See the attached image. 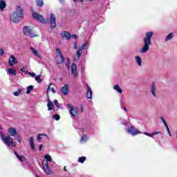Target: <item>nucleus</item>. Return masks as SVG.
Returning <instances> with one entry per match:
<instances>
[{"instance_id": "nucleus-1", "label": "nucleus", "mask_w": 177, "mask_h": 177, "mask_svg": "<svg viewBox=\"0 0 177 177\" xmlns=\"http://www.w3.org/2000/svg\"><path fill=\"white\" fill-rule=\"evenodd\" d=\"M154 35V32H147L145 34V37H144L143 46L140 50V53L145 54L147 53L150 50V45H151V38Z\"/></svg>"}, {"instance_id": "nucleus-2", "label": "nucleus", "mask_w": 177, "mask_h": 177, "mask_svg": "<svg viewBox=\"0 0 177 177\" xmlns=\"http://www.w3.org/2000/svg\"><path fill=\"white\" fill-rule=\"evenodd\" d=\"M24 17V14H23V10L20 6H17L16 11L10 16V20L12 23H17L20 19H23Z\"/></svg>"}, {"instance_id": "nucleus-3", "label": "nucleus", "mask_w": 177, "mask_h": 177, "mask_svg": "<svg viewBox=\"0 0 177 177\" xmlns=\"http://www.w3.org/2000/svg\"><path fill=\"white\" fill-rule=\"evenodd\" d=\"M0 136L1 138L2 142L8 147V149H10L12 146L13 147H16V143L13 142V138H12L10 136H5L3 135V133L0 132Z\"/></svg>"}, {"instance_id": "nucleus-4", "label": "nucleus", "mask_w": 177, "mask_h": 177, "mask_svg": "<svg viewBox=\"0 0 177 177\" xmlns=\"http://www.w3.org/2000/svg\"><path fill=\"white\" fill-rule=\"evenodd\" d=\"M8 133H9L10 136H13L15 140L19 142V143H21V139H20V134L17 133V130L16 128L10 127L8 130Z\"/></svg>"}, {"instance_id": "nucleus-5", "label": "nucleus", "mask_w": 177, "mask_h": 177, "mask_svg": "<svg viewBox=\"0 0 177 177\" xmlns=\"http://www.w3.org/2000/svg\"><path fill=\"white\" fill-rule=\"evenodd\" d=\"M23 32L24 35L30 37V38H34V37H38V35H35L34 31H32V29L30 28L28 26L24 27Z\"/></svg>"}, {"instance_id": "nucleus-6", "label": "nucleus", "mask_w": 177, "mask_h": 177, "mask_svg": "<svg viewBox=\"0 0 177 177\" xmlns=\"http://www.w3.org/2000/svg\"><path fill=\"white\" fill-rule=\"evenodd\" d=\"M89 47V43L86 41L82 46L79 47L78 50L77 51V57L75 58V61L78 60L80 57H81V55H82L83 49H88Z\"/></svg>"}, {"instance_id": "nucleus-7", "label": "nucleus", "mask_w": 177, "mask_h": 177, "mask_svg": "<svg viewBox=\"0 0 177 177\" xmlns=\"http://www.w3.org/2000/svg\"><path fill=\"white\" fill-rule=\"evenodd\" d=\"M56 52L58 53V55L57 56V64H62V63H64V57H63L60 48H56Z\"/></svg>"}, {"instance_id": "nucleus-8", "label": "nucleus", "mask_w": 177, "mask_h": 177, "mask_svg": "<svg viewBox=\"0 0 177 177\" xmlns=\"http://www.w3.org/2000/svg\"><path fill=\"white\" fill-rule=\"evenodd\" d=\"M127 132L128 133H130V135H132V136H135L136 135H139L140 133V131L139 130L136 129L133 126L130 127L127 130Z\"/></svg>"}, {"instance_id": "nucleus-9", "label": "nucleus", "mask_w": 177, "mask_h": 177, "mask_svg": "<svg viewBox=\"0 0 177 177\" xmlns=\"http://www.w3.org/2000/svg\"><path fill=\"white\" fill-rule=\"evenodd\" d=\"M42 165L43 169L44 170V172H46V175H52L53 172L52 171V169L49 168V164L48 163V162H46L45 165H44V162H42Z\"/></svg>"}, {"instance_id": "nucleus-10", "label": "nucleus", "mask_w": 177, "mask_h": 177, "mask_svg": "<svg viewBox=\"0 0 177 177\" xmlns=\"http://www.w3.org/2000/svg\"><path fill=\"white\" fill-rule=\"evenodd\" d=\"M33 19H35L36 20H37V21H39L40 23H44V17H42V15L37 13V12H33L32 15Z\"/></svg>"}, {"instance_id": "nucleus-11", "label": "nucleus", "mask_w": 177, "mask_h": 177, "mask_svg": "<svg viewBox=\"0 0 177 177\" xmlns=\"http://www.w3.org/2000/svg\"><path fill=\"white\" fill-rule=\"evenodd\" d=\"M69 113L71 115V118H75V117H78V108L75 107L71 109L69 111Z\"/></svg>"}, {"instance_id": "nucleus-12", "label": "nucleus", "mask_w": 177, "mask_h": 177, "mask_svg": "<svg viewBox=\"0 0 177 177\" xmlns=\"http://www.w3.org/2000/svg\"><path fill=\"white\" fill-rule=\"evenodd\" d=\"M18 61L14 55H10V59L8 61L9 66H13L15 64H17Z\"/></svg>"}, {"instance_id": "nucleus-13", "label": "nucleus", "mask_w": 177, "mask_h": 177, "mask_svg": "<svg viewBox=\"0 0 177 177\" xmlns=\"http://www.w3.org/2000/svg\"><path fill=\"white\" fill-rule=\"evenodd\" d=\"M86 86L87 88L86 97L87 99H92V95H93V93L92 92V88H91L88 84H86Z\"/></svg>"}, {"instance_id": "nucleus-14", "label": "nucleus", "mask_w": 177, "mask_h": 177, "mask_svg": "<svg viewBox=\"0 0 177 177\" xmlns=\"http://www.w3.org/2000/svg\"><path fill=\"white\" fill-rule=\"evenodd\" d=\"M62 38H66L68 41L71 39V35L67 31H64L61 33Z\"/></svg>"}, {"instance_id": "nucleus-15", "label": "nucleus", "mask_w": 177, "mask_h": 177, "mask_svg": "<svg viewBox=\"0 0 177 177\" xmlns=\"http://www.w3.org/2000/svg\"><path fill=\"white\" fill-rule=\"evenodd\" d=\"M71 73L74 75V77H77V65L73 63L71 66Z\"/></svg>"}, {"instance_id": "nucleus-16", "label": "nucleus", "mask_w": 177, "mask_h": 177, "mask_svg": "<svg viewBox=\"0 0 177 177\" xmlns=\"http://www.w3.org/2000/svg\"><path fill=\"white\" fill-rule=\"evenodd\" d=\"M61 92L63 95H67L68 93V84H65L62 88Z\"/></svg>"}, {"instance_id": "nucleus-17", "label": "nucleus", "mask_w": 177, "mask_h": 177, "mask_svg": "<svg viewBox=\"0 0 177 177\" xmlns=\"http://www.w3.org/2000/svg\"><path fill=\"white\" fill-rule=\"evenodd\" d=\"M29 143L32 150H35V144L34 143V137H30L29 138Z\"/></svg>"}, {"instance_id": "nucleus-18", "label": "nucleus", "mask_w": 177, "mask_h": 177, "mask_svg": "<svg viewBox=\"0 0 177 177\" xmlns=\"http://www.w3.org/2000/svg\"><path fill=\"white\" fill-rule=\"evenodd\" d=\"M144 133L147 136H149V138H153V136H155V135H158V133H162V131H156V132H154L152 133H149L147 132H145Z\"/></svg>"}, {"instance_id": "nucleus-19", "label": "nucleus", "mask_w": 177, "mask_h": 177, "mask_svg": "<svg viewBox=\"0 0 177 177\" xmlns=\"http://www.w3.org/2000/svg\"><path fill=\"white\" fill-rule=\"evenodd\" d=\"M7 71H8V75H16V74H17V72H16V70H15L12 68H8L7 70Z\"/></svg>"}, {"instance_id": "nucleus-20", "label": "nucleus", "mask_w": 177, "mask_h": 177, "mask_svg": "<svg viewBox=\"0 0 177 177\" xmlns=\"http://www.w3.org/2000/svg\"><path fill=\"white\" fill-rule=\"evenodd\" d=\"M30 50L37 56V57L41 59V54H39V53L36 50L35 48H34L33 47H30Z\"/></svg>"}, {"instance_id": "nucleus-21", "label": "nucleus", "mask_w": 177, "mask_h": 177, "mask_svg": "<svg viewBox=\"0 0 177 177\" xmlns=\"http://www.w3.org/2000/svg\"><path fill=\"white\" fill-rule=\"evenodd\" d=\"M151 92L154 97H157V95H156V84H154V83L151 84Z\"/></svg>"}, {"instance_id": "nucleus-22", "label": "nucleus", "mask_w": 177, "mask_h": 177, "mask_svg": "<svg viewBox=\"0 0 177 177\" xmlns=\"http://www.w3.org/2000/svg\"><path fill=\"white\" fill-rule=\"evenodd\" d=\"M48 100V102L47 104V107L48 109V111H50V110H53V107H55V105H53V102L52 101Z\"/></svg>"}, {"instance_id": "nucleus-23", "label": "nucleus", "mask_w": 177, "mask_h": 177, "mask_svg": "<svg viewBox=\"0 0 177 177\" xmlns=\"http://www.w3.org/2000/svg\"><path fill=\"white\" fill-rule=\"evenodd\" d=\"M136 62L140 67H142V57L139 56H136Z\"/></svg>"}, {"instance_id": "nucleus-24", "label": "nucleus", "mask_w": 177, "mask_h": 177, "mask_svg": "<svg viewBox=\"0 0 177 177\" xmlns=\"http://www.w3.org/2000/svg\"><path fill=\"white\" fill-rule=\"evenodd\" d=\"M5 8H6V2L3 0H0V10H3Z\"/></svg>"}, {"instance_id": "nucleus-25", "label": "nucleus", "mask_w": 177, "mask_h": 177, "mask_svg": "<svg viewBox=\"0 0 177 177\" xmlns=\"http://www.w3.org/2000/svg\"><path fill=\"white\" fill-rule=\"evenodd\" d=\"M50 20L51 23H56V16L55 15V14H50Z\"/></svg>"}, {"instance_id": "nucleus-26", "label": "nucleus", "mask_w": 177, "mask_h": 177, "mask_svg": "<svg viewBox=\"0 0 177 177\" xmlns=\"http://www.w3.org/2000/svg\"><path fill=\"white\" fill-rule=\"evenodd\" d=\"M36 5L39 8L44 6V0H36Z\"/></svg>"}, {"instance_id": "nucleus-27", "label": "nucleus", "mask_w": 177, "mask_h": 177, "mask_svg": "<svg viewBox=\"0 0 177 177\" xmlns=\"http://www.w3.org/2000/svg\"><path fill=\"white\" fill-rule=\"evenodd\" d=\"M174 38V33H169L165 38V42L171 41Z\"/></svg>"}, {"instance_id": "nucleus-28", "label": "nucleus", "mask_w": 177, "mask_h": 177, "mask_svg": "<svg viewBox=\"0 0 177 177\" xmlns=\"http://www.w3.org/2000/svg\"><path fill=\"white\" fill-rule=\"evenodd\" d=\"M113 88H114L115 91H118V92L119 93H122V89H121V88H120V85L116 84L114 86Z\"/></svg>"}, {"instance_id": "nucleus-29", "label": "nucleus", "mask_w": 177, "mask_h": 177, "mask_svg": "<svg viewBox=\"0 0 177 177\" xmlns=\"http://www.w3.org/2000/svg\"><path fill=\"white\" fill-rule=\"evenodd\" d=\"M33 89H34V86H28L27 87L26 94L30 95V93H31V91H32Z\"/></svg>"}, {"instance_id": "nucleus-30", "label": "nucleus", "mask_w": 177, "mask_h": 177, "mask_svg": "<svg viewBox=\"0 0 177 177\" xmlns=\"http://www.w3.org/2000/svg\"><path fill=\"white\" fill-rule=\"evenodd\" d=\"M41 136H46L48 140H49V136H48V135L46 134H39L38 137H37V140L39 142H41V139H42V137Z\"/></svg>"}, {"instance_id": "nucleus-31", "label": "nucleus", "mask_w": 177, "mask_h": 177, "mask_svg": "<svg viewBox=\"0 0 177 177\" xmlns=\"http://www.w3.org/2000/svg\"><path fill=\"white\" fill-rule=\"evenodd\" d=\"M86 160V157L85 156L80 157L78 159V162H81V164H84Z\"/></svg>"}, {"instance_id": "nucleus-32", "label": "nucleus", "mask_w": 177, "mask_h": 177, "mask_svg": "<svg viewBox=\"0 0 177 177\" xmlns=\"http://www.w3.org/2000/svg\"><path fill=\"white\" fill-rule=\"evenodd\" d=\"M120 121L121 124H122V125H126V127H128V121L127 120H126L125 119L121 118L120 120Z\"/></svg>"}, {"instance_id": "nucleus-33", "label": "nucleus", "mask_w": 177, "mask_h": 177, "mask_svg": "<svg viewBox=\"0 0 177 177\" xmlns=\"http://www.w3.org/2000/svg\"><path fill=\"white\" fill-rule=\"evenodd\" d=\"M35 81H37V82H38L39 84H41V82H42V80H41V75H38L35 77Z\"/></svg>"}, {"instance_id": "nucleus-34", "label": "nucleus", "mask_w": 177, "mask_h": 177, "mask_svg": "<svg viewBox=\"0 0 177 177\" xmlns=\"http://www.w3.org/2000/svg\"><path fill=\"white\" fill-rule=\"evenodd\" d=\"M14 153L19 161H23V156H20L19 154L16 152V151H15Z\"/></svg>"}, {"instance_id": "nucleus-35", "label": "nucleus", "mask_w": 177, "mask_h": 177, "mask_svg": "<svg viewBox=\"0 0 177 177\" xmlns=\"http://www.w3.org/2000/svg\"><path fill=\"white\" fill-rule=\"evenodd\" d=\"M44 158H45L46 160H47V161H48L49 162H50V161H52V157H50V155H46V156H44Z\"/></svg>"}, {"instance_id": "nucleus-36", "label": "nucleus", "mask_w": 177, "mask_h": 177, "mask_svg": "<svg viewBox=\"0 0 177 177\" xmlns=\"http://www.w3.org/2000/svg\"><path fill=\"white\" fill-rule=\"evenodd\" d=\"M50 27L51 30H55V28H56V23H50Z\"/></svg>"}, {"instance_id": "nucleus-37", "label": "nucleus", "mask_w": 177, "mask_h": 177, "mask_svg": "<svg viewBox=\"0 0 177 177\" xmlns=\"http://www.w3.org/2000/svg\"><path fill=\"white\" fill-rule=\"evenodd\" d=\"M86 139H88V136L86 134H84L82 136L81 140H83L84 142H86Z\"/></svg>"}, {"instance_id": "nucleus-38", "label": "nucleus", "mask_w": 177, "mask_h": 177, "mask_svg": "<svg viewBox=\"0 0 177 177\" xmlns=\"http://www.w3.org/2000/svg\"><path fill=\"white\" fill-rule=\"evenodd\" d=\"M54 104L56 106V107H57V109L60 108V104H59L57 100H54Z\"/></svg>"}, {"instance_id": "nucleus-39", "label": "nucleus", "mask_w": 177, "mask_h": 177, "mask_svg": "<svg viewBox=\"0 0 177 177\" xmlns=\"http://www.w3.org/2000/svg\"><path fill=\"white\" fill-rule=\"evenodd\" d=\"M53 118H55V120H56V121H59V120H60V115H53Z\"/></svg>"}, {"instance_id": "nucleus-40", "label": "nucleus", "mask_w": 177, "mask_h": 177, "mask_svg": "<svg viewBox=\"0 0 177 177\" xmlns=\"http://www.w3.org/2000/svg\"><path fill=\"white\" fill-rule=\"evenodd\" d=\"M160 120H161V121H162V122H163L165 127H167V125H168V124H167V121H165V119H164V118L160 117Z\"/></svg>"}, {"instance_id": "nucleus-41", "label": "nucleus", "mask_w": 177, "mask_h": 177, "mask_svg": "<svg viewBox=\"0 0 177 177\" xmlns=\"http://www.w3.org/2000/svg\"><path fill=\"white\" fill-rule=\"evenodd\" d=\"M20 93H21V91H20V90H19L18 91L14 92L15 96H19Z\"/></svg>"}, {"instance_id": "nucleus-42", "label": "nucleus", "mask_w": 177, "mask_h": 177, "mask_svg": "<svg viewBox=\"0 0 177 177\" xmlns=\"http://www.w3.org/2000/svg\"><path fill=\"white\" fill-rule=\"evenodd\" d=\"M21 71H22V73H25V74H27V73H28V71L26 70V68H21Z\"/></svg>"}, {"instance_id": "nucleus-43", "label": "nucleus", "mask_w": 177, "mask_h": 177, "mask_svg": "<svg viewBox=\"0 0 177 177\" xmlns=\"http://www.w3.org/2000/svg\"><path fill=\"white\" fill-rule=\"evenodd\" d=\"M3 53H5V51L3 50V49L0 48V56H2V55H3Z\"/></svg>"}, {"instance_id": "nucleus-44", "label": "nucleus", "mask_w": 177, "mask_h": 177, "mask_svg": "<svg viewBox=\"0 0 177 177\" xmlns=\"http://www.w3.org/2000/svg\"><path fill=\"white\" fill-rule=\"evenodd\" d=\"M28 74L29 75H30V77H35V73H28Z\"/></svg>"}, {"instance_id": "nucleus-45", "label": "nucleus", "mask_w": 177, "mask_h": 177, "mask_svg": "<svg viewBox=\"0 0 177 177\" xmlns=\"http://www.w3.org/2000/svg\"><path fill=\"white\" fill-rule=\"evenodd\" d=\"M68 107L70 109V110H71V109H74L75 107L73 106V105H71V104H68Z\"/></svg>"}, {"instance_id": "nucleus-46", "label": "nucleus", "mask_w": 177, "mask_h": 177, "mask_svg": "<svg viewBox=\"0 0 177 177\" xmlns=\"http://www.w3.org/2000/svg\"><path fill=\"white\" fill-rule=\"evenodd\" d=\"M73 48H74V49H77L78 48V46H77V41H75Z\"/></svg>"}, {"instance_id": "nucleus-47", "label": "nucleus", "mask_w": 177, "mask_h": 177, "mask_svg": "<svg viewBox=\"0 0 177 177\" xmlns=\"http://www.w3.org/2000/svg\"><path fill=\"white\" fill-rule=\"evenodd\" d=\"M50 85H52V83H50L48 87L47 88V93L49 92V90L50 89Z\"/></svg>"}, {"instance_id": "nucleus-48", "label": "nucleus", "mask_w": 177, "mask_h": 177, "mask_svg": "<svg viewBox=\"0 0 177 177\" xmlns=\"http://www.w3.org/2000/svg\"><path fill=\"white\" fill-rule=\"evenodd\" d=\"M72 38H74L75 39H77V35H73Z\"/></svg>"}, {"instance_id": "nucleus-49", "label": "nucleus", "mask_w": 177, "mask_h": 177, "mask_svg": "<svg viewBox=\"0 0 177 177\" xmlns=\"http://www.w3.org/2000/svg\"><path fill=\"white\" fill-rule=\"evenodd\" d=\"M66 68H68V70H70V64L67 63L66 64Z\"/></svg>"}, {"instance_id": "nucleus-50", "label": "nucleus", "mask_w": 177, "mask_h": 177, "mask_svg": "<svg viewBox=\"0 0 177 177\" xmlns=\"http://www.w3.org/2000/svg\"><path fill=\"white\" fill-rule=\"evenodd\" d=\"M51 91L53 93H56V91L55 90V88H51Z\"/></svg>"}, {"instance_id": "nucleus-51", "label": "nucleus", "mask_w": 177, "mask_h": 177, "mask_svg": "<svg viewBox=\"0 0 177 177\" xmlns=\"http://www.w3.org/2000/svg\"><path fill=\"white\" fill-rule=\"evenodd\" d=\"M165 127H166L167 132H169L170 130H169V127H168V125L165 126Z\"/></svg>"}, {"instance_id": "nucleus-52", "label": "nucleus", "mask_w": 177, "mask_h": 177, "mask_svg": "<svg viewBox=\"0 0 177 177\" xmlns=\"http://www.w3.org/2000/svg\"><path fill=\"white\" fill-rule=\"evenodd\" d=\"M39 151H41V150H42V145H39Z\"/></svg>"}, {"instance_id": "nucleus-53", "label": "nucleus", "mask_w": 177, "mask_h": 177, "mask_svg": "<svg viewBox=\"0 0 177 177\" xmlns=\"http://www.w3.org/2000/svg\"><path fill=\"white\" fill-rule=\"evenodd\" d=\"M74 2H77L78 0H73ZM80 2H84V0H79Z\"/></svg>"}, {"instance_id": "nucleus-54", "label": "nucleus", "mask_w": 177, "mask_h": 177, "mask_svg": "<svg viewBox=\"0 0 177 177\" xmlns=\"http://www.w3.org/2000/svg\"><path fill=\"white\" fill-rule=\"evenodd\" d=\"M167 132H168L169 136H172V134L171 133V131H167Z\"/></svg>"}, {"instance_id": "nucleus-55", "label": "nucleus", "mask_w": 177, "mask_h": 177, "mask_svg": "<svg viewBox=\"0 0 177 177\" xmlns=\"http://www.w3.org/2000/svg\"><path fill=\"white\" fill-rule=\"evenodd\" d=\"M59 2H61V3H63L64 2V0H59Z\"/></svg>"}, {"instance_id": "nucleus-56", "label": "nucleus", "mask_w": 177, "mask_h": 177, "mask_svg": "<svg viewBox=\"0 0 177 177\" xmlns=\"http://www.w3.org/2000/svg\"><path fill=\"white\" fill-rule=\"evenodd\" d=\"M124 111H126V112H127L128 111L127 110V108H124Z\"/></svg>"}, {"instance_id": "nucleus-57", "label": "nucleus", "mask_w": 177, "mask_h": 177, "mask_svg": "<svg viewBox=\"0 0 177 177\" xmlns=\"http://www.w3.org/2000/svg\"><path fill=\"white\" fill-rule=\"evenodd\" d=\"M64 171H67V169H66V167H64Z\"/></svg>"}, {"instance_id": "nucleus-58", "label": "nucleus", "mask_w": 177, "mask_h": 177, "mask_svg": "<svg viewBox=\"0 0 177 177\" xmlns=\"http://www.w3.org/2000/svg\"><path fill=\"white\" fill-rule=\"evenodd\" d=\"M0 129H2V126L0 125Z\"/></svg>"}, {"instance_id": "nucleus-59", "label": "nucleus", "mask_w": 177, "mask_h": 177, "mask_svg": "<svg viewBox=\"0 0 177 177\" xmlns=\"http://www.w3.org/2000/svg\"><path fill=\"white\" fill-rule=\"evenodd\" d=\"M68 62H70V59L69 58H68Z\"/></svg>"}, {"instance_id": "nucleus-60", "label": "nucleus", "mask_w": 177, "mask_h": 177, "mask_svg": "<svg viewBox=\"0 0 177 177\" xmlns=\"http://www.w3.org/2000/svg\"><path fill=\"white\" fill-rule=\"evenodd\" d=\"M82 111H84V109H82Z\"/></svg>"}, {"instance_id": "nucleus-61", "label": "nucleus", "mask_w": 177, "mask_h": 177, "mask_svg": "<svg viewBox=\"0 0 177 177\" xmlns=\"http://www.w3.org/2000/svg\"><path fill=\"white\" fill-rule=\"evenodd\" d=\"M88 1H93V0H88Z\"/></svg>"}]
</instances>
